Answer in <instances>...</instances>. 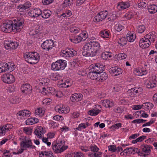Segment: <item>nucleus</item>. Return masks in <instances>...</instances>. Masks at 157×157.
<instances>
[{"label":"nucleus","mask_w":157,"mask_h":157,"mask_svg":"<svg viewBox=\"0 0 157 157\" xmlns=\"http://www.w3.org/2000/svg\"><path fill=\"white\" fill-rule=\"evenodd\" d=\"M21 149L17 152H13V155L19 154L22 153L24 151L31 148L33 147V143L31 139L28 136L21 137L19 138Z\"/></svg>","instance_id":"nucleus-1"},{"label":"nucleus","mask_w":157,"mask_h":157,"mask_svg":"<svg viewBox=\"0 0 157 157\" xmlns=\"http://www.w3.org/2000/svg\"><path fill=\"white\" fill-rule=\"evenodd\" d=\"M52 149L56 154L60 153L68 148V146L65 144V141L64 138H59L56 143L52 144Z\"/></svg>","instance_id":"nucleus-2"},{"label":"nucleus","mask_w":157,"mask_h":157,"mask_svg":"<svg viewBox=\"0 0 157 157\" xmlns=\"http://www.w3.org/2000/svg\"><path fill=\"white\" fill-rule=\"evenodd\" d=\"M25 60L31 64H35L40 60V56L39 54L36 52H27L24 56Z\"/></svg>","instance_id":"nucleus-3"},{"label":"nucleus","mask_w":157,"mask_h":157,"mask_svg":"<svg viewBox=\"0 0 157 157\" xmlns=\"http://www.w3.org/2000/svg\"><path fill=\"white\" fill-rule=\"evenodd\" d=\"M65 60L59 59L53 62L51 65V69L53 71H59L64 70L67 66Z\"/></svg>","instance_id":"nucleus-4"},{"label":"nucleus","mask_w":157,"mask_h":157,"mask_svg":"<svg viewBox=\"0 0 157 157\" xmlns=\"http://www.w3.org/2000/svg\"><path fill=\"white\" fill-rule=\"evenodd\" d=\"M13 32L14 33L20 32L23 29L24 25V20L22 18H17L13 20Z\"/></svg>","instance_id":"nucleus-5"},{"label":"nucleus","mask_w":157,"mask_h":157,"mask_svg":"<svg viewBox=\"0 0 157 157\" xmlns=\"http://www.w3.org/2000/svg\"><path fill=\"white\" fill-rule=\"evenodd\" d=\"M42 89V94L45 95H53L57 98H60L62 96V94L61 91H57L53 87H43Z\"/></svg>","instance_id":"nucleus-6"},{"label":"nucleus","mask_w":157,"mask_h":157,"mask_svg":"<svg viewBox=\"0 0 157 157\" xmlns=\"http://www.w3.org/2000/svg\"><path fill=\"white\" fill-rule=\"evenodd\" d=\"M13 22L10 20H6L1 26V30L6 33H10L13 31Z\"/></svg>","instance_id":"nucleus-7"},{"label":"nucleus","mask_w":157,"mask_h":157,"mask_svg":"<svg viewBox=\"0 0 157 157\" xmlns=\"http://www.w3.org/2000/svg\"><path fill=\"white\" fill-rule=\"evenodd\" d=\"M143 89L141 87H135L128 90L127 94L131 97L137 96L142 93Z\"/></svg>","instance_id":"nucleus-8"},{"label":"nucleus","mask_w":157,"mask_h":157,"mask_svg":"<svg viewBox=\"0 0 157 157\" xmlns=\"http://www.w3.org/2000/svg\"><path fill=\"white\" fill-rule=\"evenodd\" d=\"M90 71H93L99 74L104 69V66L99 63L93 64L90 66L89 68Z\"/></svg>","instance_id":"nucleus-9"},{"label":"nucleus","mask_w":157,"mask_h":157,"mask_svg":"<svg viewBox=\"0 0 157 157\" xmlns=\"http://www.w3.org/2000/svg\"><path fill=\"white\" fill-rule=\"evenodd\" d=\"M2 80L6 83L10 84L15 81V78L12 74L10 73L5 74L2 76Z\"/></svg>","instance_id":"nucleus-10"},{"label":"nucleus","mask_w":157,"mask_h":157,"mask_svg":"<svg viewBox=\"0 0 157 157\" xmlns=\"http://www.w3.org/2000/svg\"><path fill=\"white\" fill-rule=\"evenodd\" d=\"M108 14V12L106 10L101 11L94 17L93 21L96 23L102 21L106 18Z\"/></svg>","instance_id":"nucleus-11"},{"label":"nucleus","mask_w":157,"mask_h":157,"mask_svg":"<svg viewBox=\"0 0 157 157\" xmlns=\"http://www.w3.org/2000/svg\"><path fill=\"white\" fill-rule=\"evenodd\" d=\"M92 49L91 52H89V56H94L96 55L100 47V43L98 41L91 42Z\"/></svg>","instance_id":"nucleus-12"},{"label":"nucleus","mask_w":157,"mask_h":157,"mask_svg":"<svg viewBox=\"0 0 157 157\" xmlns=\"http://www.w3.org/2000/svg\"><path fill=\"white\" fill-rule=\"evenodd\" d=\"M152 148V147L150 145L146 144L142 145L141 146V150L142 152L144 153V154L142 155L143 153L139 152L138 153V155L140 156L143 155L144 157H146L150 154Z\"/></svg>","instance_id":"nucleus-13"},{"label":"nucleus","mask_w":157,"mask_h":157,"mask_svg":"<svg viewBox=\"0 0 157 157\" xmlns=\"http://www.w3.org/2000/svg\"><path fill=\"white\" fill-rule=\"evenodd\" d=\"M53 40H48L44 41L41 44L42 48L44 50L48 51L54 47Z\"/></svg>","instance_id":"nucleus-14"},{"label":"nucleus","mask_w":157,"mask_h":157,"mask_svg":"<svg viewBox=\"0 0 157 157\" xmlns=\"http://www.w3.org/2000/svg\"><path fill=\"white\" fill-rule=\"evenodd\" d=\"M13 125L10 124H6L0 126V136L5 135L6 133L8 132L13 128Z\"/></svg>","instance_id":"nucleus-15"},{"label":"nucleus","mask_w":157,"mask_h":157,"mask_svg":"<svg viewBox=\"0 0 157 157\" xmlns=\"http://www.w3.org/2000/svg\"><path fill=\"white\" fill-rule=\"evenodd\" d=\"M75 52V51L72 49H66L61 51L60 55L65 58L71 57L74 56Z\"/></svg>","instance_id":"nucleus-16"},{"label":"nucleus","mask_w":157,"mask_h":157,"mask_svg":"<svg viewBox=\"0 0 157 157\" xmlns=\"http://www.w3.org/2000/svg\"><path fill=\"white\" fill-rule=\"evenodd\" d=\"M5 48L7 50H12L16 49L18 46L17 42L10 41H6L4 43Z\"/></svg>","instance_id":"nucleus-17"},{"label":"nucleus","mask_w":157,"mask_h":157,"mask_svg":"<svg viewBox=\"0 0 157 157\" xmlns=\"http://www.w3.org/2000/svg\"><path fill=\"white\" fill-rule=\"evenodd\" d=\"M18 119L21 120H24L31 115L30 111L27 110H24L20 111L17 114Z\"/></svg>","instance_id":"nucleus-18"},{"label":"nucleus","mask_w":157,"mask_h":157,"mask_svg":"<svg viewBox=\"0 0 157 157\" xmlns=\"http://www.w3.org/2000/svg\"><path fill=\"white\" fill-rule=\"evenodd\" d=\"M46 132L45 128L41 126H38L35 129L34 133L38 138H41L44 136V134Z\"/></svg>","instance_id":"nucleus-19"},{"label":"nucleus","mask_w":157,"mask_h":157,"mask_svg":"<svg viewBox=\"0 0 157 157\" xmlns=\"http://www.w3.org/2000/svg\"><path fill=\"white\" fill-rule=\"evenodd\" d=\"M134 73L136 75L142 76L146 75L147 71L145 67L140 66L134 70Z\"/></svg>","instance_id":"nucleus-20"},{"label":"nucleus","mask_w":157,"mask_h":157,"mask_svg":"<svg viewBox=\"0 0 157 157\" xmlns=\"http://www.w3.org/2000/svg\"><path fill=\"white\" fill-rule=\"evenodd\" d=\"M41 13V10L40 9L35 8L29 11L28 14L32 17H36L39 16Z\"/></svg>","instance_id":"nucleus-21"},{"label":"nucleus","mask_w":157,"mask_h":157,"mask_svg":"<svg viewBox=\"0 0 157 157\" xmlns=\"http://www.w3.org/2000/svg\"><path fill=\"white\" fill-rule=\"evenodd\" d=\"M110 74L114 76H117L121 74L122 73V70L118 67H114L109 69Z\"/></svg>","instance_id":"nucleus-22"},{"label":"nucleus","mask_w":157,"mask_h":157,"mask_svg":"<svg viewBox=\"0 0 157 157\" xmlns=\"http://www.w3.org/2000/svg\"><path fill=\"white\" fill-rule=\"evenodd\" d=\"M21 90L23 93L25 94H30L32 90V86L29 84H23L21 88Z\"/></svg>","instance_id":"nucleus-23"},{"label":"nucleus","mask_w":157,"mask_h":157,"mask_svg":"<svg viewBox=\"0 0 157 157\" xmlns=\"http://www.w3.org/2000/svg\"><path fill=\"white\" fill-rule=\"evenodd\" d=\"M72 84L71 80L67 79L65 81L62 80L58 83V86L60 88H66L71 86Z\"/></svg>","instance_id":"nucleus-24"},{"label":"nucleus","mask_w":157,"mask_h":157,"mask_svg":"<svg viewBox=\"0 0 157 157\" xmlns=\"http://www.w3.org/2000/svg\"><path fill=\"white\" fill-rule=\"evenodd\" d=\"M139 45L143 48H145L148 47L151 44L148 40L144 36L139 41Z\"/></svg>","instance_id":"nucleus-25"},{"label":"nucleus","mask_w":157,"mask_h":157,"mask_svg":"<svg viewBox=\"0 0 157 157\" xmlns=\"http://www.w3.org/2000/svg\"><path fill=\"white\" fill-rule=\"evenodd\" d=\"M50 82L49 79L46 78H41L36 81L37 84L41 86H47Z\"/></svg>","instance_id":"nucleus-26"},{"label":"nucleus","mask_w":157,"mask_h":157,"mask_svg":"<svg viewBox=\"0 0 157 157\" xmlns=\"http://www.w3.org/2000/svg\"><path fill=\"white\" fill-rule=\"evenodd\" d=\"M83 98V96L80 93H76L72 94L70 97V99L73 102L81 101Z\"/></svg>","instance_id":"nucleus-27"},{"label":"nucleus","mask_w":157,"mask_h":157,"mask_svg":"<svg viewBox=\"0 0 157 157\" xmlns=\"http://www.w3.org/2000/svg\"><path fill=\"white\" fill-rule=\"evenodd\" d=\"M130 6V4L128 2H122L118 3L117 8L119 10H122L128 8Z\"/></svg>","instance_id":"nucleus-28"},{"label":"nucleus","mask_w":157,"mask_h":157,"mask_svg":"<svg viewBox=\"0 0 157 157\" xmlns=\"http://www.w3.org/2000/svg\"><path fill=\"white\" fill-rule=\"evenodd\" d=\"M101 102L102 105L106 108L112 107L114 105L113 101L108 99L101 100Z\"/></svg>","instance_id":"nucleus-29"},{"label":"nucleus","mask_w":157,"mask_h":157,"mask_svg":"<svg viewBox=\"0 0 157 157\" xmlns=\"http://www.w3.org/2000/svg\"><path fill=\"white\" fill-rule=\"evenodd\" d=\"M135 15V13L134 12H128L125 13L122 17L124 20H129L133 18Z\"/></svg>","instance_id":"nucleus-30"},{"label":"nucleus","mask_w":157,"mask_h":157,"mask_svg":"<svg viewBox=\"0 0 157 157\" xmlns=\"http://www.w3.org/2000/svg\"><path fill=\"white\" fill-rule=\"evenodd\" d=\"M90 125V124L88 122L86 123H81L79 124L75 129L79 131H82Z\"/></svg>","instance_id":"nucleus-31"},{"label":"nucleus","mask_w":157,"mask_h":157,"mask_svg":"<svg viewBox=\"0 0 157 157\" xmlns=\"http://www.w3.org/2000/svg\"><path fill=\"white\" fill-rule=\"evenodd\" d=\"M98 75H99V74L96 72L89 71L87 76L88 78L92 80H98Z\"/></svg>","instance_id":"nucleus-32"},{"label":"nucleus","mask_w":157,"mask_h":157,"mask_svg":"<svg viewBox=\"0 0 157 157\" xmlns=\"http://www.w3.org/2000/svg\"><path fill=\"white\" fill-rule=\"evenodd\" d=\"M39 157H54L53 154L51 151H42L39 154Z\"/></svg>","instance_id":"nucleus-33"},{"label":"nucleus","mask_w":157,"mask_h":157,"mask_svg":"<svg viewBox=\"0 0 157 157\" xmlns=\"http://www.w3.org/2000/svg\"><path fill=\"white\" fill-rule=\"evenodd\" d=\"M136 38L135 33L131 32L128 33L127 34V40L130 42H133Z\"/></svg>","instance_id":"nucleus-34"},{"label":"nucleus","mask_w":157,"mask_h":157,"mask_svg":"<svg viewBox=\"0 0 157 157\" xmlns=\"http://www.w3.org/2000/svg\"><path fill=\"white\" fill-rule=\"evenodd\" d=\"M148 12L151 14H153L157 12V6L155 4L149 5L147 6Z\"/></svg>","instance_id":"nucleus-35"},{"label":"nucleus","mask_w":157,"mask_h":157,"mask_svg":"<svg viewBox=\"0 0 157 157\" xmlns=\"http://www.w3.org/2000/svg\"><path fill=\"white\" fill-rule=\"evenodd\" d=\"M45 113L44 110L41 108H37L35 110V115L36 117H42Z\"/></svg>","instance_id":"nucleus-36"},{"label":"nucleus","mask_w":157,"mask_h":157,"mask_svg":"<svg viewBox=\"0 0 157 157\" xmlns=\"http://www.w3.org/2000/svg\"><path fill=\"white\" fill-rule=\"evenodd\" d=\"M101 58L104 60H109L112 57V54L108 52H105L101 54Z\"/></svg>","instance_id":"nucleus-37"},{"label":"nucleus","mask_w":157,"mask_h":157,"mask_svg":"<svg viewBox=\"0 0 157 157\" xmlns=\"http://www.w3.org/2000/svg\"><path fill=\"white\" fill-rule=\"evenodd\" d=\"M49 76L51 79L54 81L59 79L62 77V75L58 72L51 73Z\"/></svg>","instance_id":"nucleus-38"},{"label":"nucleus","mask_w":157,"mask_h":157,"mask_svg":"<svg viewBox=\"0 0 157 157\" xmlns=\"http://www.w3.org/2000/svg\"><path fill=\"white\" fill-rule=\"evenodd\" d=\"M52 14L51 12L48 10H45L43 11H41V13L40 15L41 17L44 19L49 18Z\"/></svg>","instance_id":"nucleus-39"},{"label":"nucleus","mask_w":157,"mask_h":157,"mask_svg":"<svg viewBox=\"0 0 157 157\" xmlns=\"http://www.w3.org/2000/svg\"><path fill=\"white\" fill-rule=\"evenodd\" d=\"M71 41L75 44L78 43L82 40V38L79 35L70 37L69 38Z\"/></svg>","instance_id":"nucleus-40"},{"label":"nucleus","mask_w":157,"mask_h":157,"mask_svg":"<svg viewBox=\"0 0 157 157\" xmlns=\"http://www.w3.org/2000/svg\"><path fill=\"white\" fill-rule=\"evenodd\" d=\"M146 39H148L150 43H154L155 41L156 36L155 35L152 34L151 33H149L145 36Z\"/></svg>","instance_id":"nucleus-41"},{"label":"nucleus","mask_w":157,"mask_h":157,"mask_svg":"<svg viewBox=\"0 0 157 157\" xmlns=\"http://www.w3.org/2000/svg\"><path fill=\"white\" fill-rule=\"evenodd\" d=\"M5 64H6V65H5L6 67V68H7L6 70V71L11 72L13 71L15 68V65L13 63H5Z\"/></svg>","instance_id":"nucleus-42"},{"label":"nucleus","mask_w":157,"mask_h":157,"mask_svg":"<svg viewBox=\"0 0 157 157\" xmlns=\"http://www.w3.org/2000/svg\"><path fill=\"white\" fill-rule=\"evenodd\" d=\"M153 107V104L150 102H146L142 105V108L146 111L151 109Z\"/></svg>","instance_id":"nucleus-43"},{"label":"nucleus","mask_w":157,"mask_h":157,"mask_svg":"<svg viewBox=\"0 0 157 157\" xmlns=\"http://www.w3.org/2000/svg\"><path fill=\"white\" fill-rule=\"evenodd\" d=\"M109 31L106 29L102 30L100 32V36L104 38H109Z\"/></svg>","instance_id":"nucleus-44"},{"label":"nucleus","mask_w":157,"mask_h":157,"mask_svg":"<svg viewBox=\"0 0 157 157\" xmlns=\"http://www.w3.org/2000/svg\"><path fill=\"white\" fill-rule=\"evenodd\" d=\"M118 42L121 46H123L126 44L127 40L125 37L121 36L118 37Z\"/></svg>","instance_id":"nucleus-45"},{"label":"nucleus","mask_w":157,"mask_h":157,"mask_svg":"<svg viewBox=\"0 0 157 157\" xmlns=\"http://www.w3.org/2000/svg\"><path fill=\"white\" fill-rule=\"evenodd\" d=\"M99 78H98V80L101 82H103L106 80L108 78L107 74L105 72H101L99 74Z\"/></svg>","instance_id":"nucleus-46"},{"label":"nucleus","mask_w":157,"mask_h":157,"mask_svg":"<svg viewBox=\"0 0 157 157\" xmlns=\"http://www.w3.org/2000/svg\"><path fill=\"white\" fill-rule=\"evenodd\" d=\"M30 34L34 36L35 37L39 38L41 36V33L40 30L37 29L33 30L31 32Z\"/></svg>","instance_id":"nucleus-47"},{"label":"nucleus","mask_w":157,"mask_h":157,"mask_svg":"<svg viewBox=\"0 0 157 157\" xmlns=\"http://www.w3.org/2000/svg\"><path fill=\"white\" fill-rule=\"evenodd\" d=\"M31 4L29 2H27L25 3L23 5H21L18 6L20 10H26L29 8L31 6Z\"/></svg>","instance_id":"nucleus-48"},{"label":"nucleus","mask_w":157,"mask_h":157,"mask_svg":"<svg viewBox=\"0 0 157 157\" xmlns=\"http://www.w3.org/2000/svg\"><path fill=\"white\" fill-rule=\"evenodd\" d=\"M72 15V13L71 11L69 10H67L61 14L60 17L67 18L70 17Z\"/></svg>","instance_id":"nucleus-49"},{"label":"nucleus","mask_w":157,"mask_h":157,"mask_svg":"<svg viewBox=\"0 0 157 157\" xmlns=\"http://www.w3.org/2000/svg\"><path fill=\"white\" fill-rule=\"evenodd\" d=\"M91 42H89L85 44L83 47V49L85 50L89 51L88 53L89 54V52H91L92 49Z\"/></svg>","instance_id":"nucleus-50"},{"label":"nucleus","mask_w":157,"mask_h":157,"mask_svg":"<svg viewBox=\"0 0 157 157\" xmlns=\"http://www.w3.org/2000/svg\"><path fill=\"white\" fill-rule=\"evenodd\" d=\"M80 112L78 111H75L70 113V116L72 119H77L78 118L80 115Z\"/></svg>","instance_id":"nucleus-51"},{"label":"nucleus","mask_w":157,"mask_h":157,"mask_svg":"<svg viewBox=\"0 0 157 157\" xmlns=\"http://www.w3.org/2000/svg\"><path fill=\"white\" fill-rule=\"evenodd\" d=\"M146 28L145 26L143 25H138L137 27V31L140 33H143L145 30Z\"/></svg>","instance_id":"nucleus-52"},{"label":"nucleus","mask_w":157,"mask_h":157,"mask_svg":"<svg viewBox=\"0 0 157 157\" xmlns=\"http://www.w3.org/2000/svg\"><path fill=\"white\" fill-rule=\"evenodd\" d=\"M89 149L94 153L98 152L99 150V148L95 144H91L90 146Z\"/></svg>","instance_id":"nucleus-53"},{"label":"nucleus","mask_w":157,"mask_h":157,"mask_svg":"<svg viewBox=\"0 0 157 157\" xmlns=\"http://www.w3.org/2000/svg\"><path fill=\"white\" fill-rule=\"evenodd\" d=\"M122 127V124L120 123H118L113 125L110 127V128L113 131H115Z\"/></svg>","instance_id":"nucleus-54"},{"label":"nucleus","mask_w":157,"mask_h":157,"mask_svg":"<svg viewBox=\"0 0 157 157\" xmlns=\"http://www.w3.org/2000/svg\"><path fill=\"white\" fill-rule=\"evenodd\" d=\"M73 2L70 0H64L62 4L63 6L64 7H66L68 6L71 5L73 3Z\"/></svg>","instance_id":"nucleus-55"},{"label":"nucleus","mask_w":157,"mask_h":157,"mask_svg":"<svg viewBox=\"0 0 157 157\" xmlns=\"http://www.w3.org/2000/svg\"><path fill=\"white\" fill-rule=\"evenodd\" d=\"M89 115L92 116H96L98 115L99 113L97 110H95L93 109L89 110L88 112Z\"/></svg>","instance_id":"nucleus-56"},{"label":"nucleus","mask_w":157,"mask_h":157,"mask_svg":"<svg viewBox=\"0 0 157 157\" xmlns=\"http://www.w3.org/2000/svg\"><path fill=\"white\" fill-rule=\"evenodd\" d=\"M80 36L81 37L82 40H85L88 37V34L87 32L85 31H83L79 34Z\"/></svg>","instance_id":"nucleus-57"},{"label":"nucleus","mask_w":157,"mask_h":157,"mask_svg":"<svg viewBox=\"0 0 157 157\" xmlns=\"http://www.w3.org/2000/svg\"><path fill=\"white\" fill-rule=\"evenodd\" d=\"M6 64H5L4 63H0V73H2L5 72H6V70L7 69L6 65Z\"/></svg>","instance_id":"nucleus-58"},{"label":"nucleus","mask_w":157,"mask_h":157,"mask_svg":"<svg viewBox=\"0 0 157 157\" xmlns=\"http://www.w3.org/2000/svg\"><path fill=\"white\" fill-rule=\"evenodd\" d=\"M79 31L80 29L76 26L71 27L70 29V32L74 33H78L79 32Z\"/></svg>","instance_id":"nucleus-59"},{"label":"nucleus","mask_w":157,"mask_h":157,"mask_svg":"<svg viewBox=\"0 0 157 157\" xmlns=\"http://www.w3.org/2000/svg\"><path fill=\"white\" fill-rule=\"evenodd\" d=\"M62 110L61 113L65 114L69 112L70 109L68 106L62 105Z\"/></svg>","instance_id":"nucleus-60"},{"label":"nucleus","mask_w":157,"mask_h":157,"mask_svg":"<svg viewBox=\"0 0 157 157\" xmlns=\"http://www.w3.org/2000/svg\"><path fill=\"white\" fill-rule=\"evenodd\" d=\"M114 29L118 32H120L124 28V26L122 25L118 24H116L114 26Z\"/></svg>","instance_id":"nucleus-61"},{"label":"nucleus","mask_w":157,"mask_h":157,"mask_svg":"<svg viewBox=\"0 0 157 157\" xmlns=\"http://www.w3.org/2000/svg\"><path fill=\"white\" fill-rule=\"evenodd\" d=\"M127 55L126 54L123 53L118 54L117 55V58L119 60L125 59L126 58Z\"/></svg>","instance_id":"nucleus-62"},{"label":"nucleus","mask_w":157,"mask_h":157,"mask_svg":"<svg viewBox=\"0 0 157 157\" xmlns=\"http://www.w3.org/2000/svg\"><path fill=\"white\" fill-rule=\"evenodd\" d=\"M151 82V81L150 80L147 83L146 86L148 88H152L156 86V84Z\"/></svg>","instance_id":"nucleus-63"},{"label":"nucleus","mask_w":157,"mask_h":157,"mask_svg":"<svg viewBox=\"0 0 157 157\" xmlns=\"http://www.w3.org/2000/svg\"><path fill=\"white\" fill-rule=\"evenodd\" d=\"M23 132L27 135H30L32 133V129L29 128L25 127L23 129Z\"/></svg>","instance_id":"nucleus-64"}]
</instances>
